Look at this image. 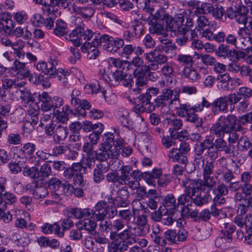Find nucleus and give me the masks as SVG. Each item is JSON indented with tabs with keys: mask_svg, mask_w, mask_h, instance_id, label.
I'll return each instance as SVG.
<instances>
[{
	"mask_svg": "<svg viewBox=\"0 0 252 252\" xmlns=\"http://www.w3.org/2000/svg\"><path fill=\"white\" fill-rule=\"evenodd\" d=\"M132 209L130 210H123L119 212V216L121 217V220H125L127 226L130 223H133L135 220V214L138 209L135 207L138 206H141L142 204L138 200H134L132 202Z\"/></svg>",
	"mask_w": 252,
	"mask_h": 252,
	"instance_id": "11",
	"label": "nucleus"
},
{
	"mask_svg": "<svg viewBox=\"0 0 252 252\" xmlns=\"http://www.w3.org/2000/svg\"><path fill=\"white\" fill-rule=\"evenodd\" d=\"M215 178L217 180L221 176V180L226 184H229L230 182L233 181L235 177L230 169H228L226 167L222 166L220 168L217 169L215 173Z\"/></svg>",
	"mask_w": 252,
	"mask_h": 252,
	"instance_id": "17",
	"label": "nucleus"
},
{
	"mask_svg": "<svg viewBox=\"0 0 252 252\" xmlns=\"http://www.w3.org/2000/svg\"><path fill=\"white\" fill-rule=\"evenodd\" d=\"M200 103L190 106L189 103L180 104L177 108V114L181 117H186L188 122L193 124L196 127L202 126V120L195 112H201L204 107L209 108L210 104L205 97L200 99Z\"/></svg>",
	"mask_w": 252,
	"mask_h": 252,
	"instance_id": "1",
	"label": "nucleus"
},
{
	"mask_svg": "<svg viewBox=\"0 0 252 252\" xmlns=\"http://www.w3.org/2000/svg\"><path fill=\"white\" fill-rule=\"evenodd\" d=\"M177 201V204H178V206L179 205H182L183 206L191 205L192 200L191 197L187 195L184 193L180 195L178 197Z\"/></svg>",
	"mask_w": 252,
	"mask_h": 252,
	"instance_id": "64",
	"label": "nucleus"
},
{
	"mask_svg": "<svg viewBox=\"0 0 252 252\" xmlns=\"http://www.w3.org/2000/svg\"><path fill=\"white\" fill-rule=\"evenodd\" d=\"M144 52V49L140 46H135L132 44H126L123 47L122 54L126 59H129L133 53H135L136 55H141Z\"/></svg>",
	"mask_w": 252,
	"mask_h": 252,
	"instance_id": "24",
	"label": "nucleus"
},
{
	"mask_svg": "<svg viewBox=\"0 0 252 252\" xmlns=\"http://www.w3.org/2000/svg\"><path fill=\"white\" fill-rule=\"evenodd\" d=\"M53 114L56 117V119L61 123L66 124L69 120L68 114L64 111L57 110L54 112Z\"/></svg>",
	"mask_w": 252,
	"mask_h": 252,
	"instance_id": "54",
	"label": "nucleus"
},
{
	"mask_svg": "<svg viewBox=\"0 0 252 252\" xmlns=\"http://www.w3.org/2000/svg\"><path fill=\"white\" fill-rule=\"evenodd\" d=\"M182 72L183 75L191 83H195L201 79L200 74L193 67H185Z\"/></svg>",
	"mask_w": 252,
	"mask_h": 252,
	"instance_id": "23",
	"label": "nucleus"
},
{
	"mask_svg": "<svg viewBox=\"0 0 252 252\" xmlns=\"http://www.w3.org/2000/svg\"><path fill=\"white\" fill-rule=\"evenodd\" d=\"M112 36H109L107 34H102L101 35L95 36L93 41V44L95 46H100L102 42H109Z\"/></svg>",
	"mask_w": 252,
	"mask_h": 252,
	"instance_id": "60",
	"label": "nucleus"
},
{
	"mask_svg": "<svg viewBox=\"0 0 252 252\" xmlns=\"http://www.w3.org/2000/svg\"><path fill=\"white\" fill-rule=\"evenodd\" d=\"M19 91L21 93L20 97L24 103L28 104L30 102H33L34 99L29 90L24 88L23 90H19Z\"/></svg>",
	"mask_w": 252,
	"mask_h": 252,
	"instance_id": "46",
	"label": "nucleus"
},
{
	"mask_svg": "<svg viewBox=\"0 0 252 252\" xmlns=\"http://www.w3.org/2000/svg\"><path fill=\"white\" fill-rule=\"evenodd\" d=\"M7 142L9 145H19L21 144L22 137L18 133H10L7 136Z\"/></svg>",
	"mask_w": 252,
	"mask_h": 252,
	"instance_id": "49",
	"label": "nucleus"
},
{
	"mask_svg": "<svg viewBox=\"0 0 252 252\" xmlns=\"http://www.w3.org/2000/svg\"><path fill=\"white\" fill-rule=\"evenodd\" d=\"M243 208L237 207V215L234 218V222L240 228L245 227L246 230L252 228V214H246Z\"/></svg>",
	"mask_w": 252,
	"mask_h": 252,
	"instance_id": "8",
	"label": "nucleus"
},
{
	"mask_svg": "<svg viewBox=\"0 0 252 252\" xmlns=\"http://www.w3.org/2000/svg\"><path fill=\"white\" fill-rule=\"evenodd\" d=\"M120 149V145H112L109 142L104 141L99 145V152L96 151L95 158L101 162L105 161L109 158H117Z\"/></svg>",
	"mask_w": 252,
	"mask_h": 252,
	"instance_id": "4",
	"label": "nucleus"
},
{
	"mask_svg": "<svg viewBox=\"0 0 252 252\" xmlns=\"http://www.w3.org/2000/svg\"><path fill=\"white\" fill-rule=\"evenodd\" d=\"M249 11V9L246 7L239 5V12L234 18L238 23L246 25L247 21V13Z\"/></svg>",
	"mask_w": 252,
	"mask_h": 252,
	"instance_id": "36",
	"label": "nucleus"
},
{
	"mask_svg": "<svg viewBox=\"0 0 252 252\" xmlns=\"http://www.w3.org/2000/svg\"><path fill=\"white\" fill-rule=\"evenodd\" d=\"M132 169L131 165H123L119 169L121 175H119L116 172H109L106 175V180L112 183H118L120 185H127L132 189H134L138 187V183L135 180L130 181L129 174Z\"/></svg>",
	"mask_w": 252,
	"mask_h": 252,
	"instance_id": "3",
	"label": "nucleus"
},
{
	"mask_svg": "<svg viewBox=\"0 0 252 252\" xmlns=\"http://www.w3.org/2000/svg\"><path fill=\"white\" fill-rule=\"evenodd\" d=\"M166 123L169 127L170 133L174 132L175 134L179 136L180 134L177 131L180 129L183 126V122L180 119H177L174 117L169 118L166 119Z\"/></svg>",
	"mask_w": 252,
	"mask_h": 252,
	"instance_id": "25",
	"label": "nucleus"
},
{
	"mask_svg": "<svg viewBox=\"0 0 252 252\" xmlns=\"http://www.w3.org/2000/svg\"><path fill=\"white\" fill-rule=\"evenodd\" d=\"M67 25L61 19H58L56 22V27L54 29V33L58 36H63L67 33Z\"/></svg>",
	"mask_w": 252,
	"mask_h": 252,
	"instance_id": "35",
	"label": "nucleus"
},
{
	"mask_svg": "<svg viewBox=\"0 0 252 252\" xmlns=\"http://www.w3.org/2000/svg\"><path fill=\"white\" fill-rule=\"evenodd\" d=\"M176 60L180 64L184 65L185 67L188 66V65L192 66L194 63L193 57L188 54H178L177 56Z\"/></svg>",
	"mask_w": 252,
	"mask_h": 252,
	"instance_id": "39",
	"label": "nucleus"
},
{
	"mask_svg": "<svg viewBox=\"0 0 252 252\" xmlns=\"http://www.w3.org/2000/svg\"><path fill=\"white\" fill-rule=\"evenodd\" d=\"M22 150L25 155L31 156L33 155L35 151V145L30 142L24 144Z\"/></svg>",
	"mask_w": 252,
	"mask_h": 252,
	"instance_id": "61",
	"label": "nucleus"
},
{
	"mask_svg": "<svg viewBox=\"0 0 252 252\" xmlns=\"http://www.w3.org/2000/svg\"><path fill=\"white\" fill-rule=\"evenodd\" d=\"M9 70L14 75L20 73L23 76L27 77L31 75L30 71L26 67V63L17 60L14 61L13 66L10 67Z\"/></svg>",
	"mask_w": 252,
	"mask_h": 252,
	"instance_id": "18",
	"label": "nucleus"
},
{
	"mask_svg": "<svg viewBox=\"0 0 252 252\" xmlns=\"http://www.w3.org/2000/svg\"><path fill=\"white\" fill-rule=\"evenodd\" d=\"M133 75L135 80L132 83V91L140 93L146 86L147 81L146 76L144 73L136 69L134 71Z\"/></svg>",
	"mask_w": 252,
	"mask_h": 252,
	"instance_id": "13",
	"label": "nucleus"
},
{
	"mask_svg": "<svg viewBox=\"0 0 252 252\" xmlns=\"http://www.w3.org/2000/svg\"><path fill=\"white\" fill-rule=\"evenodd\" d=\"M62 182L59 179L54 178L51 179L48 183L49 188L55 191L61 193V187L63 186Z\"/></svg>",
	"mask_w": 252,
	"mask_h": 252,
	"instance_id": "51",
	"label": "nucleus"
},
{
	"mask_svg": "<svg viewBox=\"0 0 252 252\" xmlns=\"http://www.w3.org/2000/svg\"><path fill=\"white\" fill-rule=\"evenodd\" d=\"M198 186L199 184L198 185L197 180L190 181L187 184L185 185V190L184 194L190 196L191 198L196 194L197 191H199L200 188H197V187H199Z\"/></svg>",
	"mask_w": 252,
	"mask_h": 252,
	"instance_id": "33",
	"label": "nucleus"
},
{
	"mask_svg": "<svg viewBox=\"0 0 252 252\" xmlns=\"http://www.w3.org/2000/svg\"><path fill=\"white\" fill-rule=\"evenodd\" d=\"M13 16L15 21L20 25L24 24L28 18L27 13L23 11L15 13Z\"/></svg>",
	"mask_w": 252,
	"mask_h": 252,
	"instance_id": "53",
	"label": "nucleus"
},
{
	"mask_svg": "<svg viewBox=\"0 0 252 252\" xmlns=\"http://www.w3.org/2000/svg\"><path fill=\"white\" fill-rule=\"evenodd\" d=\"M125 74L126 73L122 70H116L115 71L111 72L108 78L110 82L117 85L120 82H122Z\"/></svg>",
	"mask_w": 252,
	"mask_h": 252,
	"instance_id": "40",
	"label": "nucleus"
},
{
	"mask_svg": "<svg viewBox=\"0 0 252 252\" xmlns=\"http://www.w3.org/2000/svg\"><path fill=\"white\" fill-rule=\"evenodd\" d=\"M15 26L14 22L10 18L0 26V32H2L5 35L8 36Z\"/></svg>",
	"mask_w": 252,
	"mask_h": 252,
	"instance_id": "44",
	"label": "nucleus"
},
{
	"mask_svg": "<svg viewBox=\"0 0 252 252\" xmlns=\"http://www.w3.org/2000/svg\"><path fill=\"white\" fill-rule=\"evenodd\" d=\"M164 24L158 21H151L149 23V31L153 34H156L157 35H165L166 32Z\"/></svg>",
	"mask_w": 252,
	"mask_h": 252,
	"instance_id": "26",
	"label": "nucleus"
},
{
	"mask_svg": "<svg viewBox=\"0 0 252 252\" xmlns=\"http://www.w3.org/2000/svg\"><path fill=\"white\" fill-rule=\"evenodd\" d=\"M130 228L131 226H127V228L123 229L119 233L116 231L110 232L109 238L112 241L111 243H125L127 246H128V242L126 241L130 238Z\"/></svg>",
	"mask_w": 252,
	"mask_h": 252,
	"instance_id": "12",
	"label": "nucleus"
},
{
	"mask_svg": "<svg viewBox=\"0 0 252 252\" xmlns=\"http://www.w3.org/2000/svg\"><path fill=\"white\" fill-rule=\"evenodd\" d=\"M231 103L235 105L237 112L240 114L247 113L251 109L249 100L242 99L240 96L235 95V94H230Z\"/></svg>",
	"mask_w": 252,
	"mask_h": 252,
	"instance_id": "9",
	"label": "nucleus"
},
{
	"mask_svg": "<svg viewBox=\"0 0 252 252\" xmlns=\"http://www.w3.org/2000/svg\"><path fill=\"white\" fill-rule=\"evenodd\" d=\"M196 20L197 26L196 27V29L197 31H200L201 29L211 25V22L204 15L198 16Z\"/></svg>",
	"mask_w": 252,
	"mask_h": 252,
	"instance_id": "52",
	"label": "nucleus"
},
{
	"mask_svg": "<svg viewBox=\"0 0 252 252\" xmlns=\"http://www.w3.org/2000/svg\"><path fill=\"white\" fill-rule=\"evenodd\" d=\"M135 108L140 112L151 113L155 109V106L153 103L150 102L138 104L135 106Z\"/></svg>",
	"mask_w": 252,
	"mask_h": 252,
	"instance_id": "47",
	"label": "nucleus"
},
{
	"mask_svg": "<svg viewBox=\"0 0 252 252\" xmlns=\"http://www.w3.org/2000/svg\"><path fill=\"white\" fill-rule=\"evenodd\" d=\"M161 175V171L158 169H154L152 172H145L141 174L142 178L145 180L149 185H154L156 180Z\"/></svg>",
	"mask_w": 252,
	"mask_h": 252,
	"instance_id": "29",
	"label": "nucleus"
},
{
	"mask_svg": "<svg viewBox=\"0 0 252 252\" xmlns=\"http://www.w3.org/2000/svg\"><path fill=\"white\" fill-rule=\"evenodd\" d=\"M51 166L47 163L43 164L40 167L38 175L42 178H47L51 175Z\"/></svg>",
	"mask_w": 252,
	"mask_h": 252,
	"instance_id": "59",
	"label": "nucleus"
},
{
	"mask_svg": "<svg viewBox=\"0 0 252 252\" xmlns=\"http://www.w3.org/2000/svg\"><path fill=\"white\" fill-rule=\"evenodd\" d=\"M97 47L98 46H95L90 42H84L81 47V50L82 52L87 53L88 58L89 59L94 60L99 54V51Z\"/></svg>",
	"mask_w": 252,
	"mask_h": 252,
	"instance_id": "20",
	"label": "nucleus"
},
{
	"mask_svg": "<svg viewBox=\"0 0 252 252\" xmlns=\"http://www.w3.org/2000/svg\"><path fill=\"white\" fill-rule=\"evenodd\" d=\"M231 53V50L229 49V46L224 44H221L219 46L216 52L218 56L223 58L228 57Z\"/></svg>",
	"mask_w": 252,
	"mask_h": 252,
	"instance_id": "48",
	"label": "nucleus"
},
{
	"mask_svg": "<svg viewBox=\"0 0 252 252\" xmlns=\"http://www.w3.org/2000/svg\"><path fill=\"white\" fill-rule=\"evenodd\" d=\"M211 150L216 149L219 152H223L225 154L232 153L235 149L234 145L228 144L222 137H218L214 141V138L211 136L208 137Z\"/></svg>",
	"mask_w": 252,
	"mask_h": 252,
	"instance_id": "7",
	"label": "nucleus"
},
{
	"mask_svg": "<svg viewBox=\"0 0 252 252\" xmlns=\"http://www.w3.org/2000/svg\"><path fill=\"white\" fill-rule=\"evenodd\" d=\"M209 146L210 145L208 137L206 138L203 141L198 144H196L194 145L195 155L202 156L205 150L210 151L211 149Z\"/></svg>",
	"mask_w": 252,
	"mask_h": 252,
	"instance_id": "34",
	"label": "nucleus"
},
{
	"mask_svg": "<svg viewBox=\"0 0 252 252\" xmlns=\"http://www.w3.org/2000/svg\"><path fill=\"white\" fill-rule=\"evenodd\" d=\"M238 144L242 146V151H248L252 148V143L246 136L241 137L239 139Z\"/></svg>",
	"mask_w": 252,
	"mask_h": 252,
	"instance_id": "58",
	"label": "nucleus"
},
{
	"mask_svg": "<svg viewBox=\"0 0 252 252\" xmlns=\"http://www.w3.org/2000/svg\"><path fill=\"white\" fill-rule=\"evenodd\" d=\"M212 175L202 174L203 180H197L200 189L206 190L207 189L210 190L216 185V182Z\"/></svg>",
	"mask_w": 252,
	"mask_h": 252,
	"instance_id": "22",
	"label": "nucleus"
},
{
	"mask_svg": "<svg viewBox=\"0 0 252 252\" xmlns=\"http://www.w3.org/2000/svg\"><path fill=\"white\" fill-rule=\"evenodd\" d=\"M229 102L231 103L230 94L218 98L212 103L208 101V103L210 104L209 108L211 106L212 107V112L214 114H216L218 111H227Z\"/></svg>",
	"mask_w": 252,
	"mask_h": 252,
	"instance_id": "10",
	"label": "nucleus"
},
{
	"mask_svg": "<svg viewBox=\"0 0 252 252\" xmlns=\"http://www.w3.org/2000/svg\"><path fill=\"white\" fill-rule=\"evenodd\" d=\"M124 45V40L123 39L113 37L110 38L109 42L106 43L103 45V49L108 52L111 53H116L119 49Z\"/></svg>",
	"mask_w": 252,
	"mask_h": 252,
	"instance_id": "16",
	"label": "nucleus"
},
{
	"mask_svg": "<svg viewBox=\"0 0 252 252\" xmlns=\"http://www.w3.org/2000/svg\"><path fill=\"white\" fill-rule=\"evenodd\" d=\"M235 95L243 97V99L250 98L252 96V89L247 87H240Z\"/></svg>",
	"mask_w": 252,
	"mask_h": 252,
	"instance_id": "55",
	"label": "nucleus"
},
{
	"mask_svg": "<svg viewBox=\"0 0 252 252\" xmlns=\"http://www.w3.org/2000/svg\"><path fill=\"white\" fill-rule=\"evenodd\" d=\"M251 39L252 37L249 34L243 37H238L235 47L241 50L249 49L248 46L251 42Z\"/></svg>",
	"mask_w": 252,
	"mask_h": 252,
	"instance_id": "37",
	"label": "nucleus"
},
{
	"mask_svg": "<svg viewBox=\"0 0 252 252\" xmlns=\"http://www.w3.org/2000/svg\"><path fill=\"white\" fill-rule=\"evenodd\" d=\"M188 236V232L184 229L180 230L178 233L175 230L168 229L164 233L165 239L171 243L184 241Z\"/></svg>",
	"mask_w": 252,
	"mask_h": 252,
	"instance_id": "14",
	"label": "nucleus"
},
{
	"mask_svg": "<svg viewBox=\"0 0 252 252\" xmlns=\"http://www.w3.org/2000/svg\"><path fill=\"white\" fill-rule=\"evenodd\" d=\"M225 13L224 9L220 4H217L214 6L212 12V16L216 19H221Z\"/></svg>",
	"mask_w": 252,
	"mask_h": 252,
	"instance_id": "56",
	"label": "nucleus"
},
{
	"mask_svg": "<svg viewBox=\"0 0 252 252\" xmlns=\"http://www.w3.org/2000/svg\"><path fill=\"white\" fill-rule=\"evenodd\" d=\"M128 248V246H127L125 243H110L108 246V252H125Z\"/></svg>",
	"mask_w": 252,
	"mask_h": 252,
	"instance_id": "41",
	"label": "nucleus"
},
{
	"mask_svg": "<svg viewBox=\"0 0 252 252\" xmlns=\"http://www.w3.org/2000/svg\"><path fill=\"white\" fill-rule=\"evenodd\" d=\"M46 134L49 136H53V141L59 143L66 138L68 135L67 128L61 125H57V123L55 124H51L47 127Z\"/></svg>",
	"mask_w": 252,
	"mask_h": 252,
	"instance_id": "6",
	"label": "nucleus"
},
{
	"mask_svg": "<svg viewBox=\"0 0 252 252\" xmlns=\"http://www.w3.org/2000/svg\"><path fill=\"white\" fill-rule=\"evenodd\" d=\"M167 61L168 57L165 55L161 53L157 54L155 52L153 64L157 70L158 69L159 65L164 64L167 62Z\"/></svg>",
	"mask_w": 252,
	"mask_h": 252,
	"instance_id": "43",
	"label": "nucleus"
},
{
	"mask_svg": "<svg viewBox=\"0 0 252 252\" xmlns=\"http://www.w3.org/2000/svg\"><path fill=\"white\" fill-rule=\"evenodd\" d=\"M94 145L89 143V142H86L82 147V151L85 153L87 155H90L94 156H95L96 151L94 150Z\"/></svg>",
	"mask_w": 252,
	"mask_h": 252,
	"instance_id": "63",
	"label": "nucleus"
},
{
	"mask_svg": "<svg viewBox=\"0 0 252 252\" xmlns=\"http://www.w3.org/2000/svg\"><path fill=\"white\" fill-rule=\"evenodd\" d=\"M181 90L180 89L171 90L166 89L162 92V94L158 96L155 102L158 107H164L172 105L174 101L179 100Z\"/></svg>",
	"mask_w": 252,
	"mask_h": 252,
	"instance_id": "5",
	"label": "nucleus"
},
{
	"mask_svg": "<svg viewBox=\"0 0 252 252\" xmlns=\"http://www.w3.org/2000/svg\"><path fill=\"white\" fill-rule=\"evenodd\" d=\"M58 65V61L55 59L50 58L48 62H45L46 71L45 75L49 76L50 78H54L58 75L56 66Z\"/></svg>",
	"mask_w": 252,
	"mask_h": 252,
	"instance_id": "30",
	"label": "nucleus"
},
{
	"mask_svg": "<svg viewBox=\"0 0 252 252\" xmlns=\"http://www.w3.org/2000/svg\"><path fill=\"white\" fill-rule=\"evenodd\" d=\"M38 99L41 103L42 110L46 112L52 110V99L47 93L44 92L42 94H39Z\"/></svg>",
	"mask_w": 252,
	"mask_h": 252,
	"instance_id": "27",
	"label": "nucleus"
},
{
	"mask_svg": "<svg viewBox=\"0 0 252 252\" xmlns=\"http://www.w3.org/2000/svg\"><path fill=\"white\" fill-rule=\"evenodd\" d=\"M118 194V196L115 199L114 203L118 207H127L130 203V201L128 199L129 192L126 189V187H124L119 190Z\"/></svg>",
	"mask_w": 252,
	"mask_h": 252,
	"instance_id": "19",
	"label": "nucleus"
},
{
	"mask_svg": "<svg viewBox=\"0 0 252 252\" xmlns=\"http://www.w3.org/2000/svg\"><path fill=\"white\" fill-rule=\"evenodd\" d=\"M72 10L74 14L79 15L85 19L91 18L94 12V9L90 6L81 7L74 5Z\"/></svg>",
	"mask_w": 252,
	"mask_h": 252,
	"instance_id": "28",
	"label": "nucleus"
},
{
	"mask_svg": "<svg viewBox=\"0 0 252 252\" xmlns=\"http://www.w3.org/2000/svg\"><path fill=\"white\" fill-rule=\"evenodd\" d=\"M56 123V122L52 120L51 117L50 115H45L40 118L39 126L41 127L45 126L44 130L45 133L46 134L47 127L51 125V124H55Z\"/></svg>",
	"mask_w": 252,
	"mask_h": 252,
	"instance_id": "57",
	"label": "nucleus"
},
{
	"mask_svg": "<svg viewBox=\"0 0 252 252\" xmlns=\"http://www.w3.org/2000/svg\"><path fill=\"white\" fill-rule=\"evenodd\" d=\"M48 191L47 188L43 186L35 187L33 192V197L36 199H41L45 197L48 194Z\"/></svg>",
	"mask_w": 252,
	"mask_h": 252,
	"instance_id": "45",
	"label": "nucleus"
},
{
	"mask_svg": "<svg viewBox=\"0 0 252 252\" xmlns=\"http://www.w3.org/2000/svg\"><path fill=\"white\" fill-rule=\"evenodd\" d=\"M0 196L1 199L4 200L7 204H12L15 202L17 200V198L14 194L6 192L5 190V192L1 194Z\"/></svg>",
	"mask_w": 252,
	"mask_h": 252,
	"instance_id": "62",
	"label": "nucleus"
},
{
	"mask_svg": "<svg viewBox=\"0 0 252 252\" xmlns=\"http://www.w3.org/2000/svg\"><path fill=\"white\" fill-rule=\"evenodd\" d=\"M179 137L174 132L170 133V136H163L161 138V142L166 148H169L176 144V139Z\"/></svg>",
	"mask_w": 252,
	"mask_h": 252,
	"instance_id": "38",
	"label": "nucleus"
},
{
	"mask_svg": "<svg viewBox=\"0 0 252 252\" xmlns=\"http://www.w3.org/2000/svg\"><path fill=\"white\" fill-rule=\"evenodd\" d=\"M205 190L199 189V191L191 197L192 202H193L197 206H202L209 202L210 200V195L208 191H205Z\"/></svg>",
	"mask_w": 252,
	"mask_h": 252,
	"instance_id": "21",
	"label": "nucleus"
},
{
	"mask_svg": "<svg viewBox=\"0 0 252 252\" xmlns=\"http://www.w3.org/2000/svg\"><path fill=\"white\" fill-rule=\"evenodd\" d=\"M164 205L171 214H174L175 211L178 209V204H177L176 199L173 194H169L165 197Z\"/></svg>",
	"mask_w": 252,
	"mask_h": 252,
	"instance_id": "31",
	"label": "nucleus"
},
{
	"mask_svg": "<svg viewBox=\"0 0 252 252\" xmlns=\"http://www.w3.org/2000/svg\"><path fill=\"white\" fill-rule=\"evenodd\" d=\"M214 6L209 3L204 2L201 5L198 7L195 11V13H211L213 9Z\"/></svg>",
	"mask_w": 252,
	"mask_h": 252,
	"instance_id": "50",
	"label": "nucleus"
},
{
	"mask_svg": "<svg viewBox=\"0 0 252 252\" xmlns=\"http://www.w3.org/2000/svg\"><path fill=\"white\" fill-rule=\"evenodd\" d=\"M147 200L145 201L146 205L152 210H155L158 207V202L156 199L158 198V193L155 189L149 190Z\"/></svg>",
	"mask_w": 252,
	"mask_h": 252,
	"instance_id": "32",
	"label": "nucleus"
},
{
	"mask_svg": "<svg viewBox=\"0 0 252 252\" xmlns=\"http://www.w3.org/2000/svg\"><path fill=\"white\" fill-rule=\"evenodd\" d=\"M144 10L147 12H149L153 16L154 21L165 24L167 21L170 19V15L163 8H159L157 9L154 13L153 9L151 7H145Z\"/></svg>",
	"mask_w": 252,
	"mask_h": 252,
	"instance_id": "15",
	"label": "nucleus"
},
{
	"mask_svg": "<svg viewBox=\"0 0 252 252\" xmlns=\"http://www.w3.org/2000/svg\"><path fill=\"white\" fill-rule=\"evenodd\" d=\"M237 121V118L233 114L221 115L216 123L212 125L210 129V132L213 134L220 136L221 134L234 130Z\"/></svg>",
	"mask_w": 252,
	"mask_h": 252,
	"instance_id": "2",
	"label": "nucleus"
},
{
	"mask_svg": "<svg viewBox=\"0 0 252 252\" xmlns=\"http://www.w3.org/2000/svg\"><path fill=\"white\" fill-rule=\"evenodd\" d=\"M96 223L94 220L88 219L83 222L82 225L80 227L82 229H84L94 235V234H96Z\"/></svg>",
	"mask_w": 252,
	"mask_h": 252,
	"instance_id": "42",
	"label": "nucleus"
}]
</instances>
